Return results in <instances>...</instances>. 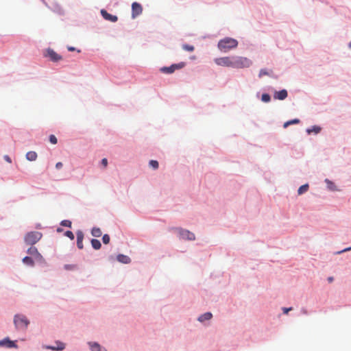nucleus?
Returning a JSON list of instances; mask_svg holds the SVG:
<instances>
[{
	"label": "nucleus",
	"instance_id": "obj_1",
	"mask_svg": "<svg viewBox=\"0 0 351 351\" xmlns=\"http://www.w3.org/2000/svg\"><path fill=\"white\" fill-rule=\"evenodd\" d=\"M214 62L219 66L237 69L249 68L253 64L250 59L237 56L216 58L214 59Z\"/></svg>",
	"mask_w": 351,
	"mask_h": 351
},
{
	"label": "nucleus",
	"instance_id": "obj_2",
	"mask_svg": "<svg viewBox=\"0 0 351 351\" xmlns=\"http://www.w3.org/2000/svg\"><path fill=\"white\" fill-rule=\"evenodd\" d=\"M238 45L239 42L237 39L227 36L218 41L217 47L221 52L227 53L236 49Z\"/></svg>",
	"mask_w": 351,
	"mask_h": 351
},
{
	"label": "nucleus",
	"instance_id": "obj_3",
	"mask_svg": "<svg viewBox=\"0 0 351 351\" xmlns=\"http://www.w3.org/2000/svg\"><path fill=\"white\" fill-rule=\"evenodd\" d=\"M43 237V233L38 231L27 232L24 236V242L27 245H34Z\"/></svg>",
	"mask_w": 351,
	"mask_h": 351
},
{
	"label": "nucleus",
	"instance_id": "obj_4",
	"mask_svg": "<svg viewBox=\"0 0 351 351\" xmlns=\"http://www.w3.org/2000/svg\"><path fill=\"white\" fill-rule=\"evenodd\" d=\"M13 322L16 329H27L30 324L27 317L20 313L14 315Z\"/></svg>",
	"mask_w": 351,
	"mask_h": 351
},
{
	"label": "nucleus",
	"instance_id": "obj_5",
	"mask_svg": "<svg viewBox=\"0 0 351 351\" xmlns=\"http://www.w3.org/2000/svg\"><path fill=\"white\" fill-rule=\"evenodd\" d=\"M186 65V62H180L178 63H173L169 66H164L160 68V71L165 74H172L176 70H180L185 67Z\"/></svg>",
	"mask_w": 351,
	"mask_h": 351
},
{
	"label": "nucleus",
	"instance_id": "obj_6",
	"mask_svg": "<svg viewBox=\"0 0 351 351\" xmlns=\"http://www.w3.org/2000/svg\"><path fill=\"white\" fill-rule=\"evenodd\" d=\"M45 58H48L52 62H58L62 60V56L58 54L53 49L48 47L43 51V53Z\"/></svg>",
	"mask_w": 351,
	"mask_h": 351
},
{
	"label": "nucleus",
	"instance_id": "obj_7",
	"mask_svg": "<svg viewBox=\"0 0 351 351\" xmlns=\"http://www.w3.org/2000/svg\"><path fill=\"white\" fill-rule=\"evenodd\" d=\"M176 230L178 233V236L180 239L186 241H194L195 240V235L193 232L189 230L184 229L182 228H176Z\"/></svg>",
	"mask_w": 351,
	"mask_h": 351
},
{
	"label": "nucleus",
	"instance_id": "obj_8",
	"mask_svg": "<svg viewBox=\"0 0 351 351\" xmlns=\"http://www.w3.org/2000/svg\"><path fill=\"white\" fill-rule=\"evenodd\" d=\"M0 348L18 349L19 345L16 340H12L9 337H5L0 340Z\"/></svg>",
	"mask_w": 351,
	"mask_h": 351
},
{
	"label": "nucleus",
	"instance_id": "obj_9",
	"mask_svg": "<svg viewBox=\"0 0 351 351\" xmlns=\"http://www.w3.org/2000/svg\"><path fill=\"white\" fill-rule=\"evenodd\" d=\"M53 345H43V348L51 351H63L66 348V343L60 340H56Z\"/></svg>",
	"mask_w": 351,
	"mask_h": 351
},
{
	"label": "nucleus",
	"instance_id": "obj_10",
	"mask_svg": "<svg viewBox=\"0 0 351 351\" xmlns=\"http://www.w3.org/2000/svg\"><path fill=\"white\" fill-rule=\"evenodd\" d=\"M143 12V6L142 5L136 1H134L132 3V14L131 17L132 19H136L138 16Z\"/></svg>",
	"mask_w": 351,
	"mask_h": 351
},
{
	"label": "nucleus",
	"instance_id": "obj_11",
	"mask_svg": "<svg viewBox=\"0 0 351 351\" xmlns=\"http://www.w3.org/2000/svg\"><path fill=\"white\" fill-rule=\"evenodd\" d=\"M101 16L106 21L112 22V23H116L118 21V16L114 14H112L109 12H108L105 9H101L100 10Z\"/></svg>",
	"mask_w": 351,
	"mask_h": 351
},
{
	"label": "nucleus",
	"instance_id": "obj_12",
	"mask_svg": "<svg viewBox=\"0 0 351 351\" xmlns=\"http://www.w3.org/2000/svg\"><path fill=\"white\" fill-rule=\"evenodd\" d=\"M288 97V91L285 88L280 89L279 90H274V99L283 101Z\"/></svg>",
	"mask_w": 351,
	"mask_h": 351
},
{
	"label": "nucleus",
	"instance_id": "obj_13",
	"mask_svg": "<svg viewBox=\"0 0 351 351\" xmlns=\"http://www.w3.org/2000/svg\"><path fill=\"white\" fill-rule=\"evenodd\" d=\"M76 234V245L77 247L79 250H82L84 248L83 240L84 238V234L82 230H77L75 232Z\"/></svg>",
	"mask_w": 351,
	"mask_h": 351
},
{
	"label": "nucleus",
	"instance_id": "obj_14",
	"mask_svg": "<svg viewBox=\"0 0 351 351\" xmlns=\"http://www.w3.org/2000/svg\"><path fill=\"white\" fill-rule=\"evenodd\" d=\"M87 344L88 345L90 351H108L97 341H88Z\"/></svg>",
	"mask_w": 351,
	"mask_h": 351
},
{
	"label": "nucleus",
	"instance_id": "obj_15",
	"mask_svg": "<svg viewBox=\"0 0 351 351\" xmlns=\"http://www.w3.org/2000/svg\"><path fill=\"white\" fill-rule=\"evenodd\" d=\"M322 128L319 125H313L306 129V133L308 135H317L322 132Z\"/></svg>",
	"mask_w": 351,
	"mask_h": 351
},
{
	"label": "nucleus",
	"instance_id": "obj_16",
	"mask_svg": "<svg viewBox=\"0 0 351 351\" xmlns=\"http://www.w3.org/2000/svg\"><path fill=\"white\" fill-rule=\"evenodd\" d=\"M116 261L122 264H130L132 261L130 257L128 255L123 254H118L116 256Z\"/></svg>",
	"mask_w": 351,
	"mask_h": 351
},
{
	"label": "nucleus",
	"instance_id": "obj_17",
	"mask_svg": "<svg viewBox=\"0 0 351 351\" xmlns=\"http://www.w3.org/2000/svg\"><path fill=\"white\" fill-rule=\"evenodd\" d=\"M324 182L326 184V189L329 191L335 192V191H340V189H338V187L337 186L335 183L333 181L329 180L328 178H326L324 180Z\"/></svg>",
	"mask_w": 351,
	"mask_h": 351
},
{
	"label": "nucleus",
	"instance_id": "obj_18",
	"mask_svg": "<svg viewBox=\"0 0 351 351\" xmlns=\"http://www.w3.org/2000/svg\"><path fill=\"white\" fill-rule=\"evenodd\" d=\"M22 263L25 265L30 267H34L35 266L34 258L28 255L22 258Z\"/></svg>",
	"mask_w": 351,
	"mask_h": 351
},
{
	"label": "nucleus",
	"instance_id": "obj_19",
	"mask_svg": "<svg viewBox=\"0 0 351 351\" xmlns=\"http://www.w3.org/2000/svg\"><path fill=\"white\" fill-rule=\"evenodd\" d=\"M256 97L261 99L263 103H269L271 100V97L269 93L264 92L260 96V92L256 93Z\"/></svg>",
	"mask_w": 351,
	"mask_h": 351
},
{
	"label": "nucleus",
	"instance_id": "obj_20",
	"mask_svg": "<svg viewBox=\"0 0 351 351\" xmlns=\"http://www.w3.org/2000/svg\"><path fill=\"white\" fill-rule=\"evenodd\" d=\"M34 261H36L38 265L43 267H47L48 265L45 258L40 252L36 254V256L34 257Z\"/></svg>",
	"mask_w": 351,
	"mask_h": 351
},
{
	"label": "nucleus",
	"instance_id": "obj_21",
	"mask_svg": "<svg viewBox=\"0 0 351 351\" xmlns=\"http://www.w3.org/2000/svg\"><path fill=\"white\" fill-rule=\"evenodd\" d=\"M212 317H213L212 313L208 311V312H206V313H204L201 314L198 317L197 320L199 322L203 323L205 321H208V320L211 319Z\"/></svg>",
	"mask_w": 351,
	"mask_h": 351
},
{
	"label": "nucleus",
	"instance_id": "obj_22",
	"mask_svg": "<svg viewBox=\"0 0 351 351\" xmlns=\"http://www.w3.org/2000/svg\"><path fill=\"white\" fill-rule=\"evenodd\" d=\"M51 10H53V12L58 14L60 16H64L65 14L61 5L58 3H53L52 4Z\"/></svg>",
	"mask_w": 351,
	"mask_h": 351
},
{
	"label": "nucleus",
	"instance_id": "obj_23",
	"mask_svg": "<svg viewBox=\"0 0 351 351\" xmlns=\"http://www.w3.org/2000/svg\"><path fill=\"white\" fill-rule=\"evenodd\" d=\"M90 242L91 246L93 250H99L101 249V243L99 239H97L96 238H93V239H90Z\"/></svg>",
	"mask_w": 351,
	"mask_h": 351
},
{
	"label": "nucleus",
	"instance_id": "obj_24",
	"mask_svg": "<svg viewBox=\"0 0 351 351\" xmlns=\"http://www.w3.org/2000/svg\"><path fill=\"white\" fill-rule=\"evenodd\" d=\"M300 123V119H298V118L291 119H289V120L285 121L283 123V128H287L289 126H290L291 125H295V124H298Z\"/></svg>",
	"mask_w": 351,
	"mask_h": 351
},
{
	"label": "nucleus",
	"instance_id": "obj_25",
	"mask_svg": "<svg viewBox=\"0 0 351 351\" xmlns=\"http://www.w3.org/2000/svg\"><path fill=\"white\" fill-rule=\"evenodd\" d=\"M37 157H38V154L34 151H29V152H27V154L25 155L26 159L31 162L35 161L36 160Z\"/></svg>",
	"mask_w": 351,
	"mask_h": 351
},
{
	"label": "nucleus",
	"instance_id": "obj_26",
	"mask_svg": "<svg viewBox=\"0 0 351 351\" xmlns=\"http://www.w3.org/2000/svg\"><path fill=\"white\" fill-rule=\"evenodd\" d=\"M90 233L93 237L95 238L100 237L102 235V232L99 227L94 226L90 230Z\"/></svg>",
	"mask_w": 351,
	"mask_h": 351
},
{
	"label": "nucleus",
	"instance_id": "obj_27",
	"mask_svg": "<svg viewBox=\"0 0 351 351\" xmlns=\"http://www.w3.org/2000/svg\"><path fill=\"white\" fill-rule=\"evenodd\" d=\"M308 189H309V184H308V183H305L304 184H302L298 188V189L297 191L298 195H302L304 193H305L306 192H307Z\"/></svg>",
	"mask_w": 351,
	"mask_h": 351
},
{
	"label": "nucleus",
	"instance_id": "obj_28",
	"mask_svg": "<svg viewBox=\"0 0 351 351\" xmlns=\"http://www.w3.org/2000/svg\"><path fill=\"white\" fill-rule=\"evenodd\" d=\"M39 252L36 247L34 245H30V247L26 250V253L28 254V256L35 257L36 254H38Z\"/></svg>",
	"mask_w": 351,
	"mask_h": 351
},
{
	"label": "nucleus",
	"instance_id": "obj_29",
	"mask_svg": "<svg viewBox=\"0 0 351 351\" xmlns=\"http://www.w3.org/2000/svg\"><path fill=\"white\" fill-rule=\"evenodd\" d=\"M182 49L188 52H193L195 50V47L188 43H184L182 45Z\"/></svg>",
	"mask_w": 351,
	"mask_h": 351
},
{
	"label": "nucleus",
	"instance_id": "obj_30",
	"mask_svg": "<svg viewBox=\"0 0 351 351\" xmlns=\"http://www.w3.org/2000/svg\"><path fill=\"white\" fill-rule=\"evenodd\" d=\"M60 225L62 227L71 228L72 221L69 219H63L60 222Z\"/></svg>",
	"mask_w": 351,
	"mask_h": 351
},
{
	"label": "nucleus",
	"instance_id": "obj_31",
	"mask_svg": "<svg viewBox=\"0 0 351 351\" xmlns=\"http://www.w3.org/2000/svg\"><path fill=\"white\" fill-rule=\"evenodd\" d=\"M149 166L154 170L158 169L159 167V162L156 160H150L149 161Z\"/></svg>",
	"mask_w": 351,
	"mask_h": 351
},
{
	"label": "nucleus",
	"instance_id": "obj_32",
	"mask_svg": "<svg viewBox=\"0 0 351 351\" xmlns=\"http://www.w3.org/2000/svg\"><path fill=\"white\" fill-rule=\"evenodd\" d=\"M63 268L66 271H73L77 269V265L76 264H65Z\"/></svg>",
	"mask_w": 351,
	"mask_h": 351
},
{
	"label": "nucleus",
	"instance_id": "obj_33",
	"mask_svg": "<svg viewBox=\"0 0 351 351\" xmlns=\"http://www.w3.org/2000/svg\"><path fill=\"white\" fill-rule=\"evenodd\" d=\"M64 235L68 237L70 240L73 241L75 239V235L71 230H66L64 232Z\"/></svg>",
	"mask_w": 351,
	"mask_h": 351
},
{
	"label": "nucleus",
	"instance_id": "obj_34",
	"mask_svg": "<svg viewBox=\"0 0 351 351\" xmlns=\"http://www.w3.org/2000/svg\"><path fill=\"white\" fill-rule=\"evenodd\" d=\"M101 240L104 244L107 245L110 243V237L108 234H104L102 235Z\"/></svg>",
	"mask_w": 351,
	"mask_h": 351
},
{
	"label": "nucleus",
	"instance_id": "obj_35",
	"mask_svg": "<svg viewBox=\"0 0 351 351\" xmlns=\"http://www.w3.org/2000/svg\"><path fill=\"white\" fill-rule=\"evenodd\" d=\"M269 72L266 68L261 69L259 71L258 77H262L264 75H269Z\"/></svg>",
	"mask_w": 351,
	"mask_h": 351
},
{
	"label": "nucleus",
	"instance_id": "obj_36",
	"mask_svg": "<svg viewBox=\"0 0 351 351\" xmlns=\"http://www.w3.org/2000/svg\"><path fill=\"white\" fill-rule=\"evenodd\" d=\"M48 139H49V141L50 142V143H51L53 145H56L58 143V138H56V136L54 134L49 135Z\"/></svg>",
	"mask_w": 351,
	"mask_h": 351
},
{
	"label": "nucleus",
	"instance_id": "obj_37",
	"mask_svg": "<svg viewBox=\"0 0 351 351\" xmlns=\"http://www.w3.org/2000/svg\"><path fill=\"white\" fill-rule=\"evenodd\" d=\"M67 50L70 52H73V51H77L78 53H80L81 52V50L79 49H77L76 47H73V46H67Z\"/></svg>",
	"mask_w": 351,
	"mask_h": 351
},
{
	"label": "nucleus",
	"instance_id": "obj_38",
	"mask_svg": "<svg viewBox=\"0 0 351 351\" xmlns=\"http://www.w3.org/2000/svg\"><path fill=\"white\" fill-rule=\"evenodd\" d=\"M348 251H351V246L346 247L340 251H337V252H335V254H341L343 252H348Z\"/></svg>",
	"mask_w": 351,
	"mask_h": 351
},
{
	"label": "nucleus",
	"instance_id": "obj_39",
	"mask_svg": "<svg viewBox=\"0 0 351 351\" xmlns=\"http://www.w3.org/2000/svg\"><path fill=\"white\" fill-rule=\"evenodd\" d=\"M292 307H282V313L283 314L286 315V314H288L289 312L292 310Z\"/></svg>",
	"mask_w": 351,
	"mask_h": 351
},
{
	"label": "nucleus",
	"instance_id": "obj_40",
	"mask_svg": "<svg viewBox=\"0 0 351 351\" xmlns=\"http://www.w3.org/2000/svg\"><path fill=\"white\" fill-rule=\"evenodd\" d=\"M101 164L104 166V167H106L108 165V159L106 158H104L101 160Z\"/></svg>",
	"mask_w": 351,
	"mask_h": 351
},
{
	"label": "nucleus",
	"instance_id": "obj_41",
	"mask_svg": "<svg viewBox=\"0 0 351 351\" xmlns=\"http://www.w3.org/2000/svg\"><path fill=\"white\" fill-rule=\"evenodd\" d=\"M3 158H4V160H5L6 162H9V163H11V162H12V158H11V157H10V156H8V155H4Z\"/></svg>",
	"mask_w": 351,
	"mask_h": 351
},
{
	"label": "nucleus",
	"instance_id": "obj_42",
	"mask_svg": "<svg viewBox=\"0 0 351 351\" xmlns=\"http://www.w3.org/2000/svg\"><path fill=\"white\" fill-rule=\"evenodd\" d=\"M63 166V164L62 162H58L56 164V169L59 170Z\"/></svg>",
	"mask_w": 351,
	"mask_h": 351
},
{
	"label": "nucleus",
	"instance_id": "obj_43",
	"mask_svg": "<svg viewBox=\"0 0 351 351\" xmlns=\"http://www.w3.org/2000/svg\"><path fill=\"white\" fill-rule=\"evenodd\" d=\"M108 259L110 262H113L116 260V257H114V255L111 254L108 256Z\"/></svg>",
	"mask_w": 351,
	"mask_h": 351
},
{
	"label": "nucleus",
	"instance_id": "obj_44",
	"mask_svg": "<svg viewBox=\"0 0 351 351\" xmlns=\"http://www.w3.org/2000/svg\"><path fill=\"white\" fill-rule=\"evenodd\" d=\"M63 230H63V228H62V227H58V228H56V232H57L58 233H60V232H63Z\"/></svg>",
	"mask_w": 351,
	"mask_h": 351
},
{
	"label": "nucleus",
	"instance_id": "obj_45",
	"mask_svg": "<svg viewBox=\"0 0 351 351\" xmlns=\"http://www.w3.org/2000/svg\"><path fill=\"white\" fill-rule=\"evenodd\" d=\"M327 280H328V282H332L334 280V277L329 276V277H328Z\"/></svg>",
	"mask_w": 351,
	"mask_h": 351
},
{
	"label": "nucleus",
	"instance_id": "obj_46",
	"mask_svg": "<svg viewBox=\"0 0 351 351\" xmlns=\"http://www.w3.org/2000/svg\"><path fill=\"white\" fill-rule=\"evenodd\" d=\"M36 229H41V228H42V226H41L40 223H37V224L36 225Z\"/></svg>",
	"mask_w": 351,
	"mask_h": 351
},
{
	"label": "nucleus",
	"instance_id": "obj_47",
	"mask_svg": "<svg viewBox=\"0 0 351 351\" xmlns=\"http://www.w3.org/2000/svg\"><path fill=\"white\" fill-rule=\"evenodd\" d=\"M302 313H304V314H307V311H306V309H304V308H302Z\"/></svg>",
	"mask_w": 351,
	"mask_h": 351
},
{
	"label": "nucleus",
	"instance_id": "obj_48",
	"mask_svg": "<svg viewBox=\"0 0 351 351\" xmlns=\"http://www.w3.org/2000/svg\"><path fill=\"white\" fill-rule=\"evenodd\" d=\"M195 58H196L195 56H192L190 57L191 60H195Z\"/></svg>",
	"mask_w": 351,
	"mask_h": 351
},
{
	"label": "nucleus",
	"instance_id": "obj_49",
	"mask_svg": "<svg viewBox=\"0 0 351 351\" xmlns=\"http://www.w3.org/2000/svg\"><path fill=\"white\" fill-rule=\"evenodd\" d=\"M348 47L350 49H351V41L348 43Z\"/></svg>",
	"mask_w": 351,
	"mask_h": 351
}]
</instances>
